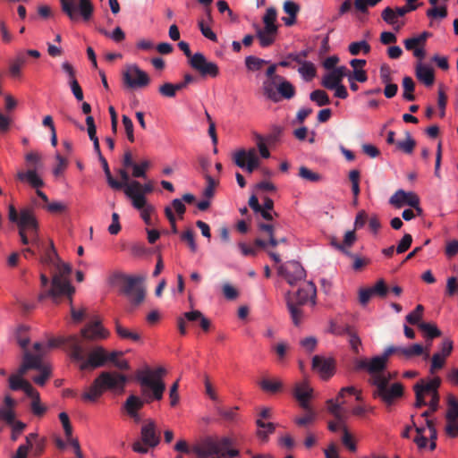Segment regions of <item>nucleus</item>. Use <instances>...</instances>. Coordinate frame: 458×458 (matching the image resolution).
Listing matches in <instances>:
<instances>
[{"label": "nucleus", "mask_w": 458, "mask_h": 458, "mask_svg": "<svg viewBox=\"0 0 458 458\" xmlns=\"http://www.w3.org/2000/svg\"><path fill=\"white\" fill-rule=\"evenodd\" d=\"M41 262L54 267L51 282L45 274H40V293L38 300L43 301L47 298L52 300L54 303H59L61 296H68L70 299L75 293V288L70 281L72 267L70 264L63 262L55 247L51 243L45 255L41 258Z\"/></svg>", "instance_id": "f257e3e1"}, {"label": "nucleus", "mask_w": 458, "mask_h": 458, "mask_svg": "<svg viewBox=\"0 0 458 458\" xmlns=\"http://www.w3.org/2000/svg\"><path fill=\"white\" fill-rule=\"evenodd\" d=\"M233 439L228 437H206L191 446V451L198 458H231L239 455V451L233 447Z\"/></svg>", "instance_id": "f03ea898"}, {"label": "nucleus", "mask_w": 458, "mask_h": 458, "mask_svg": "<svg viewBox=\"0 0 458 458\" xmlns=\"http://www.w3.org/2000/svg\"><path fill=\"white\" fill-rule=\"evenodd\" d=\"M71 358L75 361L80 369L88 370L103 366L107 360V352L106 350L98 346L92 349L87 359L84 357L83 348L77 335H71Z\"/></svg>", "instance_id": "7ed1b4c3"}, {"label": "nucleus", "mask_w": 458, "mask_h": 458, "mask_svg": "<svg viewBox=\"0 0 458 458\" xmlns=\"http://www.w3.org/2000/svg\"><path fill=\"white\" fill-rule=\"evenodd\" d=\"M8 218L18 225L20 231H28L31 235V244L37 249L40 248L41 242L38 233V222L32 210L23 208L18 213L13 205H9Z\"/></svg>", "instance_id": "20e7f679"}, {"label": "nucleus", "mask_w": 458, "mask_h": 458, "mask_svg": "<svg viewBox=\"0 0 458 458\" xmlns=\"http://www.w3.org/2000/svg\"><path fill=\"white\" fill-rule=\"evenodd\" d=\"M137 380L140 384L142 394L150 400H161L165 390V384L162 378H157L152 369H145L138 371Z\"/></svg>", "instance_id": "39448f33"}, {"label": "nucleus", "mask_w": 458, "mask_h": 458, "mask_svg": "<svg viewBox=\"0 0 458 458\" xmlns=\"http://www.w3.org/2000/svg\"><path fill=\"white\" fill-rule=\"evenodd\" d=\"M393 375L386 377L377 378L376 383L372 386H375L373 395L380 398L387 405H391L394 400L400 398L403 394V386L401 383L389 384Z\"/></svg>", "instance_id": "423d86ee"}, {"label": "nucleus", "mask_w": 458, "mask_h": 458, "mask_svg": "<svg viewBox=\"0 0 458 458\" xmlns=\"http://www.w3.org/2000/svg\"><path fill=\"white\" fill-rule=\"evenodd\" d=\"M153 191V185L151 182L141 184L138 181H131L123 185V192L125 196L131 200L134 208H140L147 201L146 194Z\"/></svg>", "instance_id": "0eeeda50"}, {"label": "nucleus", "mask_w": 458, "mask_h": 458, "mask_svg": "<svg viewBox=\"0 0 458 458\" xmlns=\"http://www.w3.org/2000/svg\"><path fill=\"white\" fill-rule=\"evenodd\" d=\"M357 368L366 369L370 375L369 383H376L377 378L386 377L391 373L386 370L387 361L381 356H375L371 359H362L357 361Z\"/></svg>", "instance_id": "6e6552de"}, {"label": "nucleus", "mask_w": 458, "mask_h": 458, "mask_svg": "<svg viewBox=\"0 0 458 458\" xmlns=\"http://www.w3.org/2000/svg\"><path fill=\"white\" fill-rule=\"evenodd\" d=\"M123 80L124 84L130 89H140L148 86L150 79L146 72L141 70L137 64H129L126 66Z\"/></svg>", "instance_id": "1a4fd4ad"}, {"label": "nucleus", "mask_w": 458, "mask_h": 458, "mask_svg": "<svg viewBox=\"0 0 458 458\" xmlns=\"http://www.w3.org/2000/svg\"><path fill=\"white\" fill-rule=\"evenodd\" d=\"M233 160L237 166L251 174L259 166V157L255 148L238 149L233 154Z\"/></svg>", "instance_id": "9d476101"}, {"label": "nucleus", "mask_w": 458, "mask_h": 458, "mask_svg": "<svg viewBox=\"0 0 458 458\" xmlns=\"http://www.w3.org/2000/svg\"><path fill=\"white\" fill-rule=\"evenodd\" d=\"M440 378L434 377L428 381L420 380L414 386V392L416 394L415 407L420 408L427 404L426 399L433 396V392L437 394V389L440 386Z\"/></svg>", "instance_id": "9b49d317"}, {"label": "nucleus", "mask_w": 458, "mask_h": 458, "mask_svg": "<svg viewBox=\"0 0 458 458\" xmlns=\"http://www.w3.org/2000/svg\"><path fill=\"white\" fill-rule=\"evenodd\" d=\"M143 280L144 276H128L125 279L123 293L133 305H139L145 298Z\"/></svg>", "instance_id": "f8f14e48"}, {"label": "nucleus", "mask_w": 458, "mask_h": 458, "mask_svg": "<svg viewBox=\"0 0 458 458\" xmlns=\"http://www.w3.org/2000/svg\"><path fill=\"white\" fill-rule=\"evenodd\" d=\"M389 203L396 208L410 206L414 208L418 216L422 214V208L420 206V198L413 191H405L400 189L391 196Z\"/></svg>", "instance_id": "ddd939ff"}, {"label": "nucleus", "mask_w": 458, "mask_h": 458, "mask_svg": "<svg viewBox=\"0 0 458 458\" xmlns=\"http://www.w3.org/2000/svg\"><path fill=\"white\" fill-rule=\"evenodd\" d=\"M278 272L292 286L296 285L301 281H304L306 277L304 268L297 261L286 262L279 267Z\"/></svg>", "instance_id": "4468645a"}, {"label": "nucleus", "mask_w": 458, "mask_h": 458, "mask_svg": "<svg viewBox=\"0 0 458 458\" xmlns=\"http://www.w3.org/2000/svg\"><path fill=\"white\" fill-rule=\"evenodd\" d=\"M190 61L191 66L198 71L202 76L216 77L219 73L216 63L208 61L202 53H195Z\"/></svg>", "instance_id": "2eb2a0df"}, {"label": "nucleus", "mask_w": 458, "mask_h": 458, "mask_svg": "<svg viewBox=\"0 0 458 458\" xmlns=\"http://www.w3.org/2000/svg\"><path fill=\"white\" fill-rule=\"evenodd\" d=\"M100 385L105 391L122 392L124 388L127 377L115 371L102 372L98 376Z\"/></svg>", "instance_id": "dca6fc26"}, {"label": "nucleus", "mask_w": 458, "mask_h": 458, "mask_svg": "<svg viewBox=\"0 0 458 458\" xmlns=\"http://www.w3.org/2000/svg\"><path fill=\"white\" fill-rule=\"evenodd\" d=\"M429 36L428 32L424 31L417 36L404 39L405 49L412 51L413 55L421 61L426 55L425 44Z\"/></svg>", "instance_id": "f3484780"}, {"label": "nucleus", "mask_w": 458, "mask_h": 458, "mask_svg": "<svg viewBox=\"0 0 458 458\" xmlns=\"http://www.w3.org/2000/svg\"><path fill=\"white\" fill-rule=\"evenodd\" d=\"M312 368L322 379H328L335 374V362L331 357L315 355L312 359Z\"/></svg>", "instance_id": "a211bd4d"}, {"label": "nucleus", "mask_w": 458, "mask_h": 458, "mask_svg": "<svg viewBox=\"0 0 458 458\" xmlns=\"http://www.w3.org/2000/svg\"><path fill=\"white\" fill-rule=\"evenodd\" d=\"M81 335L88 341H98L109 336V331L106 329L99 320L88 323L81 330Z\"/></svg>", "instance_id": "6ab92c4d"}, {"label": "nucleus", "mask_w": 458, "mask_h": 458, "mask_svg": "<svg viewBox=\"0 0 458 458\" xmlns=\"http://www.w3.org/2000/svg\"><path fill=\"white\" fill-rule=\"evenodd\" d=\"M140 440L150 448L157 446L160 443V437L157 432L154 420H148L140 428Z\"/></svg>", "instance_id": "aec40b11"}, {"label": "nucleus", "mask_w": 458, "mask_h": 458, "mask_svg": "<svg viewBox=\"0 0 458 458\" xmlns=\"http://www.w3.org/2000/svg\"><path fill=\"white\" fill-rule=\"evenodd\" d=\"M312 388L306 380L297 383L294 386L293 395L304 410H309V401L312 396Z\"/></svg>", "instance_id": "412c9836"}, {"label": "nucleus", "mask_w": 458, "mask_h": 458, "mask_svg": "<svg viewBox=\"0 0 458 458\" xmlns=\"http://www.w3.org/2000/svg\"><path fill=\"white\" fill-rule=\"evenodd\" d=\"M316 286L312 282H304L296 293L297 303L302 305L309 301L316 304Z\"/></svg>", "instance_id": "4be33fe9"}, {"label": "nucleus", "mask_w": 458, "mask_h": 458, "mask_svg": "<svg viewBox=\"0 0 458 458\" xmlns=\"http://www.w3.org/2000/svg\"><path fill=\"white\" fill-rule=\"evenodd\" d=\"M53 338L48 340L46 343H35L33 345V349L36 355H39L42 359L44 355H46L51 349L60 346L63 344H67L69 349L71 350V341L69 338Z\"/></svg>", "instance_id": "5701e85b"}, {"label": "nucleus", "mask_w": 458, "mask_h": 458, "mask_svg": "<svg viewBox=\"0 0 458 458\" xmlns=\"http://www.w3.org/2000/svg\"><path fill=\"white\" fill-rule=\"evenodd\" d=\"M15 406L16 401L10 394H5L4 404L0 406V420L13 423L16 418Z\"/></svg>", "instance_id": "b1692460"}, {"label": "nucleus", "mask_w": 458, "mask_h": 458, "mask_svg": "<svg viewBox=\"0 0 458 458\" xmlns=\"http://www.w3.org/2000/svg\"><path fill=\"white\" fill-rule=\"evenodd\" d=\"M27 396L30 399V408L31 413L37 418H42L48 411V408L42 403L39 393L34 388Z\"/></svg>", "instance_id": "393cba45"}, {"label": "nucleus", "mask_w": 458, "mask_h": 458, "mask_svg": "<svg viewBox=\"0 0 458 458\" xmlns=\"http://www.w3.org/2000/svg\"><path fill=\"white\" fill-rule=\"evenodd\" d=\"M415 74L417 79L427 87L434 83L435 74L433 68L428 64H423L421 61L416 64Z\"/></svg>", "instance_id": "a878e982"}, {"label": "nucleus", "mask_w": 458, "mask_h": 458, "mask_svg": "<svg viewBox=\"0 0 458 458\" xmlns=\"http://www.w3.org/2000/svg\"><path fill=\"white\" fill-rule=\"evenodd\" d=\"M40 368V356L25 351L23 355V361L18 369L16 375H21L23 377L28 369H35Z\"/></svg>", "instance_id": "bb28decb"}, {"label": "nucleus", "mask_w": 458, "mask_h": 458, "mask_svg": "<svg viewBox=\"0 0 458 458\" xmlns=\"http://www.w3.org/2000/svg\"><path fill=\"white\" fill-rule=\"evenodd\" d=\"M27 63L25 51H19L10 61L9 72L13 78H19L21 74V68Z\"/></svg>", "instance_id": "cd10ccee"}, {"label": "nucleus", "mask_w": 458, "mask_h": 458, "mask_svg": "<svg viewBox=\"0 0 458 458\" xmlns=\"http://www.w3.org/2000/svg\"><path fill=\"white\" fill-rule=\"evenodd\" d=\"M400 354L405 359H411L420 355H423L425 360L429 357L428 349L424 348L420 344H413L411 346H402Z\"/></svg>", "instance_id": "c85d7f7f"}, {"label": "nucleus", "mask_w": 458, "mask_h": 458, "mask_svg": "<svg viewBox=\"0 0 458 458\" xmlns=\"http://www.w3.org/2000/svg\"><path fill=\"white\" fill-rule=\"evenodd\" d=\"M17 178L21 182H28L31 187L38 189L44 186V182L35 169L26 172H18Z\"/></svg>", "instance_id": "c756f323"}, {"label": "nucleus", "mask_w": 458, "mask_h": 458, "mask_svg": "<svg viewBox=\"0 0 458 458\" xmlns=\"http://www.w3.org/2000/svg\"><path fill=\"white\" fill-rule=\"evenodd\" d=\"M9 387L13 391L22 390L26 395L34 389L32 385L21 375L14 374L9 377Z\"/></svg>", "instance_id": "7c9ffc66"}, {"label": "nucleus", "mask_w": 458, "mask_h": 458, "mask_svg": "<svg viewBox=\"0 0 458 458\" xmlns=\"http://www.w3.org/2000/svg\"><path fill=\"white\" fill-rule=\"evenodd\" d=\"M344 401L330 399L327 401V411L337 420L344 421L346 419L345 409L344 408Z\"/></svg>", "instance_id": "2f4dec72"}, {"label": "nucleus", "mask_w": 458, "mask_h": 458, "mask_svg": "<svg viewBox=\"0 0 458 458\" xmlns=\"http://www.w3.org/2000/svg\"><path fill=\"white\" fill-rule=\"evenodd\" d=\"M284 11L289 15L288 17H284L282 20L286 26H292L296 21L297 13L300 11V6L295 2L291 0H286L284 3Z\"/></svg>", "instance_id": "473e14b6"}, {"label": "nucleus", "mask_w": 458, "mask_h": 458, "mask_svg": "<svg viewBox=\"0 0 458 458\" xmlns=\"http://www.w3.org/2000/svg\"><path fill=\"white\" fill-rule=\"evenodd\" d=\"M104 390L100 385L98 377L94 380L92 385L83 393L81 398L84 401L95 402L101 396Z\"/></svg>", "instance_id": "72a5a7b5"}, {"label": "nucleus", "mask_w": 458, "mask_h": 458, "mask_svg": "<svg viewBox=\"0 0 458 458\" xmlns=\"http://www.w3.org/2000/svg\"><path fill=\"white\" fill-rule=\"evenodd\" d=\"M74 5L76 7L78 16H81L84 21H89L91 18L94 7L90 0H79L78 5L75 4ZM78 19L79 17H77L74 21Z\"/></svg>", "instance_id": "f704fd0d"}, {"label": "nucleus", "mask_w": 458, "mask_h": 458, "mask_svg": "<svg viewBox=\"0 0 458 458\" xmlns=\"http://www.w3.org/2000/svg\"><path fill=\"white\" fill-rule=\"evenodd\" d=\"M277 80L267 79L263 82V92L264 95L274 102H277L279 100V96L277 93Z\"/></svg>", "instance_id": "c9c22d12"}, {"label": "nucleus", "mask_w": 458, "mask_h": 458, "mask_svg": "<svg viewBox=\"0 0 458 458\" xmlns=\"http://www.w3.org/2000/svg\"><path fill=\"white\" fill-rule=\"evenodd\" d=\"M277 20V12L274 7H268L263 16L264 28L267 30L277 31V25L276 24Z\"/></svg>", "instance_id": "e433bc0d"}, {"label": "nucleus", "mask_w": 458, "mask_h": 458, "mask_svg": "<svg viewBox=\"0 0 458 458\" xmlns=\"http://www.w3.org/2000/svg\"><path fill=\"white\" fill-rule=\"evenodd\" d=\"M382 19L385 22L394 27V30H399L403 23H399V17L396 12L391 7H386L382 11Z\"/></svg>", "instance_id": "4c0bfd02"}, {"label": "nucleus", "mask_w": 458, "mask_h": 458, "mask_svg": "<svg viewBox=\"0 0 458 458\" xmlns=\"http://www.w3.org/2000/svg\"><path fill=\"white\" fill-rule=\"evenodd\" d=\"M277 31L267 30V29H259L257 30V37L259 40L260 46L267 47L272 45L276 39Z\"/></svg>", "instance_id": "58836bf2"}, {"label": "nucleus", "mask_w": 458, "mask_h": 458, "mask_svg": "<svg viewBox=\"0 0 458 458\" xmlns=\"http://www.w3.org/2000/svg\"><path fill=\"white\" fill-rule=\"evenodd\" d=\"M37 437V433H30L26 436V443L21 445L16 451V454L13 458H27L29 454V451L33 447L32 439Z\"/></svg>", "instance_id": "ea45409f"}, {"label": "nucleus", "mask_w": 458, "mask_h": 458, "mask_svg": "<svg viewBox=\"0 0 458 458\" xmlns=\"http://www.w3.org/2000/svg\"><path fill=\"white\" fill-rule=\"evenodd\" d=\"M277 93L278 95L280 94L283 98L290 99L295 95V89L291 82L284 80L283 78H279Z\"/></svg>", "instance_id": "a19ab883"}, {"label": "nucleus", "mask_w": 458, "mask_h": 458, "mask_svg": "<svg viewBox=\"0 0 458 458\" xmlns=\"http://www.w3.org/2000/svg\"><path fill=\"white\" fill-rule=\"evenodd\" d=\"M36 369L40 372V375L34 377L33 381L37 385L43 386L51 376V367L44 363L40 359V368Z\"/></svg>", "instance_id": "79ce46f5"}, {"label": "nucleus", "mask_w": 458, "mask_h": 458, "mask_svg": "<svg viewBox=\"0 0 458 458\" xmlns=\"http://www.w3.org/2000/svg\"><path fill=\"white\" fill-rule=\"evenodd\" d=\"M298 72L304 81H310L313 78H315L317 71L314 64L307 61L306 63H302L301 65L298 68Z\"/></svg>", "instance_id": "37998d69"}, {"label": "nucleus", "mask_w": 458, "mask_h": 458, "mask_svg": "<svg viewBox=\"0 0 458 458\" xmlns=\"http://www.w3.org/2000/svg\"><path fill=\"white\" fill-rule=\"evenodd\" d=\"M286 303L293 322L294 323V325L299 326L302 319V311L298 307V305L294 304L293 301L290 299V293H287L286 295Z\"/></svg>", "instance_id": "c03bdc74"}, {"label": "nucleus", "mask_w": 458, "mask_h": 458, "mask_svg": "<svg viewBox=\"0 0 458 458\" xmlns=\"http://www.w3.org/2000/svg\"><path fill=\"white\" fill-rule=\"evenodd\" d=\"M341 82L342 80L334 72L333 70L326 73L321 81L322 86L327 89H333L334 88H336L339 84H341Z\"/></svg>", "instance_id": "a18cd8bd"}, {"label": "nucleus", "mask_w": 458, "mask_h": 458, "mask_svg": "<svg viewBox=\"0 0 458 458\" xmlns=\"http://www.w3.org/2000/svg\"><path fill=\"white\" fill-rule=\"evenodd\" d=\"M259 386L263 391L274 394L281 390L283 383L279 379H263L259 382Z\"/></svg>", "instance_id": "49530a36"}, {"label": "nucleus", "mask_w": 458, "mask_h": 458, "mask_svg": "<svg viewBox=\"0 0 458 458\" xmlns=\"http://www.w3.org/2000/svg\"><path fill=\"white\" fill-rule=\"evenodd\" d=\"M348 50L352 55H357L360 52L368 54L370 51V46L366 40L355 41L349 45Z\"/></svg>", "instance_id": "de8ad7c7"}, {"label": "nucleus", "mask_w": 458, "mask_h": 458, "mask_svg": "<svg viewBox=\"0 0 458 458\" xmlns=\"http://www.w3.org/2000/svg\"><path fill=\"white\" fill-rule=\"evenodd\" d=\"M402 85H403V98L408 101L414 100L415 97L413 95V90H414L413 80L409 76H405L403 79Z\"/></svg>", "instance_id": "09e8293b"}, {"label": "nucleus", "mask_w": 458, "mask_h": 458, "mask_svg": "<svg viewBox=\"0 0 458 458\" xmlns=\"http://www.w3.org/2000/svg\"><path fill=\"white\" fill-rule=\"evenodd\" d=\"M140 213V217L144 221V223L148 225H153L154 222L152 221L151 216L155 212V208L153 205L145 202L141 208H136Z\"/></svg>", "instance_id": "8fccbe9b"}, {"label": "nucleus", "mask_w": 458, "mask_h": 458, "mask_svg": "<svg viewBox=\"0 0 458 458\" xmlns=\"http://www.w3.org/2000/svg\"><path fill=\"white\" fill-rule=\"evenodd\" d=\"M311 101L315 102L318 106H323L330 104L328 95L321 89H316L310 94Z\"/></svg>", "instance_id": "3c124183"}, {"label": "nucleus", "mask_w": 458, "mask_h": 458, "mask_svg": "<svg viewBox=\"0 0 458 458\" xmlns=\"http://www.w3.org/2000/svg\"><path fill=\"white\" fill-rule=\"evenodd\" d=\"M115 328L117 335L123 339H128L132 342H139L140 340V335L139 333L131 331L118 323L116 324Z\"/></svg>", "instance_id": "603ef678"}, {"label": "nucleus", "mask_w": 458, "mask_h": 458, "mask_svg": "<svg viewBox=\"0 0 458 458\" xmlns=\"http://www.w3.org/2000/svg\"><path fill=\"white\" fill-rule=\"evenodd\" d=\"M256 424L259 428L258 436L260 438H266L268 434H272L275 431V425L272 422H264L261 419H258Z\"/></svg>", "instance_id": "864d4df0"}, {"label": "nucleus", "mask_w": 458, "mask_h": 458, "mask_svg": "<svg viewBox=\"0 0 458 458\" xmlns=\"http://www.w3.org/2000/svg\"><path fill=\"white\" fill-rule=\"evenodd\" d=\"M395 144L399 150L406 154H411L415 147V140L411 138V134L407 132L405 140L397 141Z\"/></svg>", "instance_id": "5fc2aeb1"}, {"label": "nucleus", "mask_w": 458, "mask_h": 458, "mask_svg": "<svg viewBox=\"0 0 458 458\" xmlns=\"http://www.w3.org/2000/svg\"><path fill=\"white\" fill-rule=\"evenodd\" d=\"M144 404V402L138 396L131 395L125 402L124 408L127 412L138 411Z\"/></svg>", "instance_id": "6e6d98bb"}, {"label": "nucleus", "mask_w": 458, "mask_h": 458, "mask_svg": "<svg viewBox=\"0 0 458 458\" xmlns=\"http://www.w3.org/2000/svg\"><path fill=\"white\" fill-rule=\"evenodd\" d=\"M342 443L349 451L352 453L356 452V443L346 426L343 427Z\"/></svg>", "instance_id": "4d7b16f0"}, {"label": "nucleus", "mask_w": 458, "mask_h": 458, "mask_svg": "<svg viewBox=\"0 0 458 458\" xmlns=\"http://www.w3.org/2000/svg\"><path fill=\"white\" fill-rule=\"evenodd\" d=\"M259 230L269 239V244L273 247L278 245L279 242L274 236V228L271 225L260 223L258 225Z\"/></svg>", "instance_id": "13d9d810"}, {"label": "nucleus", "mask_w": 458, "mask_h": 458, "mask_svg": "<svg viewBox=\"0 0 458 458\" xmlns=\"http://www.w3.org/2000/svg\"><path fill=\"white\" fill-rule=\"evenodd\" d=\"M419 327L426 334V335L433 339L435 337H438L441 335L440 330L437 327L436 325L430 323H420Z\"/></svg>", "instance_id": "bf43d9fd"}, {"label": "nucleus", "mask_w": 458, "mask_h": 458, "mask_svg": "<svg viewBox=\"0 0 458 458\" xmlns=\"http://www.w3.org/2000/svg\"><path fill=\"white\" fill-rule=\"evenodd\" d=\"M63 12L70 18L71 21H75L78 17V13L74 3L68 0H61Z\"/></svg>", "instance_id": "052dcab7"}, {"label": "nucleus", "mask_w": 458, "mask_h": 458, "mask_svg": "<svg viewBox=\"0 0 458 458\" xmlns=\"http://www.w3.org/2000/svg\"><path fill=\"white\" fill-rule=\"evenodd\" d=\"M149 165L150 163L148 160H143L140 164L132 165V176L135 178H145L146 172Z\"/></svg>", "instance_id": "680f3d73"}, {"label": "nucleus", "mask_w": 458, "mask_h": 458, "mask_svg": "<svg viewBox=\"0 0 458 458\" xmlns=\"http://www.w3.org/2000/svg\"><path fill=\"white\" fill-rule=\"evenodd\" d=\"M299 176L302 178L303 180L309 181V182H318L321 180V175L318 173H315L306 166H301L299 170Z\"/></svg>", "instance_id": "e2e57ef3"}, {"label": "nucleus", "mask_w": 458, "mask_h": 458, "mask_svg": "<svg viewBox=\"0 0 458 458\" xmlns=\"http://www.w3.org/2000/svg\"><path fill=\"white\" fill-rule=\"evenodd\" d=\"M101 34L110 38L114 42H121L125 38V34L120 27H116L112 32H108L105 29L98 30Z\"/></svg>", "instance_id": "0e129e2a"}, {"label": "nucleus", "mask_w": 458, "mask_h": 458, "mask_svg": "<svg viewBox=\"0 0 458 458\" xmlns=\"http://www.w3.org/2000/svg\"><path fill=\"white\" fill-rule=\"evenodd\" d=\"M448 410L445 415L446 420H453L458 412V401L457 399L450 394L447 399Z\"/></svg>", "instance_id": "69168bd1"}, {"label": "nucleus", "mask_w": 458, "mask_h": 458, "mask_svg": "<svg viewBox=\"0 0 458 458\" xmlns=\"http://www.w3.org/2000/svg\"><path fill=\"white\" fill-rule=\"evenodd\" d=\"M374 412V407L369 404H360L357 406H354L352 410V414L356 417L363 418L367 414L373 413Z\"/></svg>", "instance_id": "338daca9"}, {"label": "nucleus", "mask_w": 458, "mask_h": 458, "mask_svg": "<svg viewBox=\"0 0 458 458\" xmlns=\"http://www.w3.org/2000/svg\"><path fill=\"white\" fill-rule=\"evenodd\" d=\"M447 424L445 426V432L446 434L451 437H454L457 436V428H458V412L454 417L453 420H446Z\"/></svg>", "instance_id": "774afa93"}]
</instances>
